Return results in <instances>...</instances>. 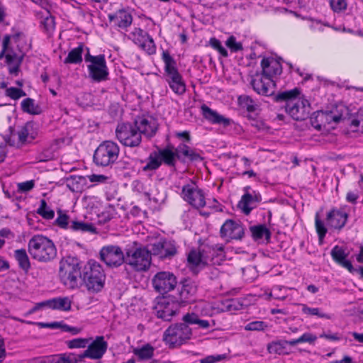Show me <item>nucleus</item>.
Segmentation results:
<instances>
[{
    "instance_id": "nucleus-23",
    "label": "nucleus",
    "mask_w": 363,
    "mask_h": 363,
    "mask_svg": "<svg viewBox=\"0 0 363 363\" xmlns=\"http://www.w3.org/2000/svg\"><path fill=\"white\" fill-rule=\"evenodd\" d=\"M72 303V301L69 297L60 296L37 303L30 313H33L43 307L67 312L71 310Z\"/></svg>"
},
{
    "instance_id": "nucleus-17",
    "label": "nucleus",
    "mask_w": 363,
    "mask_h": 363,
    "mask_svg": "<svg viewBox=\"0 0 363 363\" xmlns=\"http://www.w3.org/2000/svg\"><path fill=\"white\" fill-rule=\"evenodd\" d=\"M220 235L228 242L233 240H238L243 238L245 229L240 221L228 219L222 225Z\"/></svg>"
},
{
    "instance_id": "nucleus-30",
    "label": "nucleus",
    "mask_w": 363,
    "mask_h": 363,
    "mask_svg": "<svg viewBox=\"0 0 363 363\" xmlns=\"http://www.w3.org/2000/svg\"><path fill=\"white\" fill-rule=\"evenodd\" d=\"M83 359L82 353L80 354L68 353L49 357L45 359L43 363H77L81 362Z\"/></svg>"
},
{
    "instance_id": "nucleus-18",
    "label": "nucleus",
    "mask_w": 363,
    "mask_h": 363,
    "mask_svg": "<svg viewBox=\"0 0 363 363\" xmlns=\"http://www.w3.org/2000/svg\"><path fill=\"white\" fill-rule=\"evenodd\" d=\"M129 38L147 54L152 55L155 53L156 45L152 38L143 30L135 28L130 33Z\"/></svg>"
},
{
    "instance_id": "nucleus-29",
    "label": "nucleus",
    "mask_w": 363,
    "mask_h": 363,
    "mask_svg": "<svg viewBox=\"0 0 363 363\" xmlns=\"http://www.w3.org/2000/svg\"><path fill=\"white\" fill-rule=\"evenodd\" d=\"M203 116L213 124H223L227 125L230 123V120L220 115L216 111L210 108L206 105L203 104L201 107Z\"/></svg>"
},
{
    "instance_id": "nucleus-35",
    "label": "nucleus",
    "mask_w": 363,
    "mask_h": 363,
    "mask_svg": "<svg viewBox=\"0 0 363 363\" xmlns=\"http://www.w3.org/2000/svg\"><path fill=\"white\" fill-rule=\"evenodd\" d=\"M301 312L303 314L308 316H316L320 318H324L327 320H331L333 315L323 311L321 308H312L309 307L306 304H301Z\"/></svg>"
},
{
    "instance_id": "nucleus-50",
    "label": "nucleus",
    "mask_w": 363,
    "mask_h": 363,
    "mask_svg": "<svg viewBox=\"0 0 363 363\" xmlns=\"http://www.w3.org/2000/svg\"><path fill=\"white\" fill-rule=\"evenodd\" d=\"M225 45L233 52H237L243 50L242 45L240 42L236 40V38L233 35H230L225 41Z\"/></svg>"
},
{
    "instance_id": "nucleus-53",
    "label": "nucleus",
    "mask_w": 363,
    "mask_h": 363,
    "mask_svg": "<svg viewBox=\"0 0 363 363\" xmlns=\"http://www.w3.org/2000/svg\"><path fill=\"white\" fill-rule=\"evenodd\" d=\"M330 5L333 11L339 13L346 10L347 2V0H330Z\"/></svg>"
},
{
    "instance_id": "nucleus-45",
    "label": "nucleus",
    "mask_w": 363,
    "mask_h": 363,
    "mask_svg": "<svg viewBox=\"0 0 363 363\" xmlns=\"http://www.w3.org/2000/svg\"><path fill=\"white\" fill-rule=\"evenodd\" d=\"M92 340L91 337L89 338H75L66 341V345L69 349L75 348H85L87 347L90 341Z\"/></svg>"
},
{
    "instance_id": "nucleus-54",
    "label": "nucleus",
    "mask_w": 363,
    "mask_h": 363,
    "mask_svg": "<svg viewBox=\"0 0 363 363\" xmlns=\"http://www.w3.org/2000/svg\"><path fill=\"white\" fill-rule=\"evenodd\" d=\"M6 95L12 99L16 100L26 96V93L21 89L9 87L6 89Z\"/></svg>"
},
{
    "instance_id": "nucleus-13",
    "label": "nucleus",
    "mask_w": 363,
    "mask_h": 363,
    "mask_svg": "<svg viewBox=\"0 0 363 363\" xmlns=\"http://www.w3.org/2000/svg\"><path fill=\"white\" fill-rule=\"evenodd\" d=\"M101 259L109 267L116 268L125 263V253L118 245H106L100 250Z\"/></svg>"
},
{
    "instance_id": "nucleus-14",
    "label": "nucleus",
    "mask_w": 363,
    "mask_h": 363,
    "mask_svg": "<svg viewBox=\"0 0 363 363\" xmlns=\"http://www.w3.org/2000/svg\"><path fill=\"white\" fill-rule=\"evenodd\" d=\"M152 286L155 290L164 294L172 291L177 284V277L170 272H157L152 278Z\"/></svg>"
},
{
    "instance_id": "nucleus-49",
    "label": "nucleus",
    "mask_w": 363,
    "mask_h": 363,
    "mask_svg": "<svg viewBox=\"0 0 363 363\" xmlns=\"http://www.w3.org/2000/svg\"><path fill=\"white\" fill-rule=\"evenodd\" d=\"M267 327V323L262 320H255L245 325V330L247 331H263Z\"/></svg>"
},
{
    "instance_id": "nucleus-4",
    "label": "nucleus",
    "mask_w": 363,
    "mask_h": 363,
    "mask_svg": "<svg viewBox=\"0 0 363 363\" xmlns=\"http://www.w3.org/2000/svg\"><path fill=\"white\" fill-rule=\"evenodd\" d=\"M300 91L295 88L279 93L277 101H286V111L296 121L304 120L309 114V104L306 99L298 98Z\"/></svg>"
},
{
    "instance_id": "nucleus-58",
    "label": "nucleus",
    "mask_w": 363,
    "mask_h": 363,
    "mask_svg": "<svg viewBox=\"0 0 363 363\" xmlns=\"http://www.w3.org/2000/svg\"><path fill=\"white\" fill-rule=\"evenodd\" d=\"M224 354L209 355L201 360V363H216L225 359Z\"/></svg>"
},
{
    "instance_id": "nucleus-22",
    "label": "nucleus",
    "mask_w": 363,
    "mask_h": 363,
    "mask_svg": "<svg viewBox=\"0 0 363 363\" xmlns=\"http://www.w3.org/2000/svg\"><path fill=\"white\" fill-rule=\"evenodd\" d=\"M140 135H144L147 138L154 136L158 129V123L155 118L151 116H143L138 117L134 122Z\"/></svg>"
},
{
    "instance_id": "nucleus-57",
    "label": "nucleus",
    "mask_w": 363,
    "mask_h": 363,
    "mask_svg": "<svg viewBox=\"0 0 363 363\" xmlns=\"http://www.w3.org/2000/svg\"><path fill=\"white\" fill-rule=\"evenodd\" d=\"M18 190L21 192H27L33 189L35 182L33 180L26 181L18 184Z\"/></svg>"
},
{
    "instance_id": "nucleus-5",
    "label": "nucleus",
    "mask_w": 363,
    "mask_h": 363,
    "mask_svg": "<svg viewBox=\"0 0 363 363\" xmlns=\"http://www.w3.org/2000/svg\"><path fill=\"white\" fill-rule=\"evenodd\" d=\"M28 250L33 259L41 262L51 261L57 255L52 240L42 235H35L29 240Z\"/></svg>"
},
{
    "instance_id": "nucleus-61",
    "label": "nucleus",
    "mask_w": 363,
    "mask_h": 363,
    "mask_svg": "<svg viewBox=\"0 0 363 363\" xmlns=\"http://www.w3.org/2000/svg\"><path fill=\"white\" fill-rule=\"evenodd\" d=\"M38 325L41 328H51L57 329L61 328L63 323L61 322H52V323H38Z\"/></svg>"
},
{
    "instance_id": "nucleus-9",
    "label": "nucleus",
    "mask_w": 363,
    "mask_h": 363,
    "mask_svg": "<svg viewBox=\"0 0 363 363\" xmlns=\"http://www.w3.org/2000/svg\"><path fill=\"white\" fill-rule=\"evenodd\" d=\"M78 260L68 257L60 262L59 277L65 286L74 289L78 286L79 277H81Z\"/></svg>"
},
{
    "instance_id": "nucleus-62",
    "label": "nucleus",
    "mask_w": 363,
    "mask_h": 363,
    "mask_svg": "<svg viewBox=\"0 0 363 363\" xmlns=\"http://www.w3.org/2000/svg\"><path fill=\"white\" fill-rule=\"evenodd\" d=\"M62 330L65 332H69L74 335L79 334L82 331V329L79 328L69 326L67 324H63V325H62Z\"/></svg>"
},
{
    "instance_id": "nucleus-44",
    "label": "nucleus",
    "mask_w": 363,
    "mask_h": 363,
    "mask_svg": "<svg viewBox=\"0 0 363 363\" xmlns=\"http://www.w3.org/2000/svg\"><path fill=\"white\" fill-rule=\"evenodd\" d=\"M37 213L43 218L47 220L52 219L55 216L54 211L48 206L45 200L44 199L40 201V204L37 210Z\"/></svg>"
},
{
    "instance_id": "nucleus-10",
    "label": "nucleus",
    "mask_w": 363,
    "mask_h": 363,
    "mask_svg": "<svg viewBox=\"0 0 363 363\" xmlns=\"http://www.w3.org/2000/svg\"><path fill=\"white\" fill-rule=\"evenodd\" d=\"M86 50L84 60L87 64L89 77L95 82L106 81L109 72L104 55H91L89 52V48H86Z\"/></svg>"
},
{
    "instance_id": "nucleus-47",
    "label": "nucleus",
    "mask_w": 363,
    "mask_h": 363,
    "mask_svg": "<svg viewBox=\"0 0 363 363\" xmlns=\"http://www.w3.org/2000/svg\"><path fill=\"white\" fill-rule=\"evenodd\" d=\"M315 225L318 235L319 241L320 242H322L328 230L324 222L320 219L318 214H316L315 216Z\"/></svg>"
},
{
    "instance_id": "nucleus-63",
    "label": "nucleus",
    "mask_w": 363,
    "mask_h": 363,
    "mask_svg": "<svg viewBox=\"0 0 363 363\" xmlns=\"http://www.w3.org/2000/svg\"><path fill=\"white\" fill-rule=\"evenodd\" d=\"M359 198V195L357 192L349 191L346 196V200L352 203H355L357 202V199Z\"/></svg>"
},
{
    "instance_id": "nucleus-12",
    "label": "nucleus",
    "mask_w": 363,
    "mask_h": 363,
    "mask_svg": "<svg viewBox=\"0 0 363 363\" xmlns=\"http://www.w3.org/2000/svg\"><path fill=\"white\" fill-rule=\"evenodd\" d=\"M116 133L118 140L125 146L134 147L141 143L142 136L134 123L118 124Z\"/></svg>"
},
{
    "instance_id": "nucleus-7",
    "label": "nucleus",
    "mask_w": 363,
    "mask_h": 363,
    "mask_svg": "<svg viewBox=\"0 0 363 363\" xmlns=\"http://www.w3.org/2000/svg\"><path fill=\"white\" fill-rule=\"evenodd\" d=\"M151 255L150 249L134 242L133 246L125 250V263L135 271L145 272L150 267Z\"/></svg>"
},
{
    "instance_id": "nucleus-33",
    "label": "nucleus",
    "mask_w": 363,
    "mask_h": 363,
    "mask_svg": "<svg viewBox=\"0 0 363 363\" xmlns=\"http://www.w3.org/2000/svg\"><path fill=\"white\" fill-rule=\"evenodd\" d=\"M161 161L168 166H174L177 159H179V155L177 151V147H167L160 150L158 152Z\"/></svg>"
},
{
    "instance_id": "nucleus-3",
    "label": "nucleus",
    "mask_w": 363,
    "mask_h": 363,
    "mask_svg": "<svg viewBox=\"0 0 363 363\" xmlns=\"http://www.w3.org/2000/svg\"><path fill=\"white\" fill-rule=\"evenodd\" d=\"M21 40L22 35L20 33L4 35L2 49L0 52V60L5 59V62L9 66V73L14 76L18 74L19 67L24 57V53L20 48Z\"/></svg>"
},
{
    "instance_id": "nucleus-46",
    "label": "nucleus",
    "mask_w": 363,
    "mask_h": 363,
    "mask_svg": "<svg viewBox=\"0 0 363 363\" xmlns=\"http://www.w3.org/2000/svg\"><path fill=\"white\" fill-rule=\"evenodd\" d=\"M57 218L55 220L57 225L63 229H69L71 221L69 220V216L61 210L57 211Z\"/></svg>"
},
{
    "instance_id": "nucleus-38",
    "label": "nucleus",
    "mask_w": 363,
    "mask_h": 363,
    "mask_svg": "<svg viewBox=\"0 0 363 363\" xmlns=\"http://www.w3.org/2000/svg\"><path fill=\"white\" fill-rule=\"evenodd\" d=\"M14 257L19 267L25 272H28L30 268V262L26 250L25 249L15 250Z\"/></svg>"
},
{
    "instance_id": "nucleus-41",
    "label": "nucleus",
    "mask_w": 363,
    "mask_h": 363,
    "mask_svg": "<svg viewBox=\"0 0 363 363\" xmlns=\"http://www.w3.org/2000/svg\"><path fill=\"white\" fill-rule=\"evenodd\" d=\"M57 141L55 140L50 147L45 148L38 156L40 162H46L52 160L55 157V152L57 150Z\"/></svg>"
},
{
    "instance_id": "nucleus-24",
    "label": "nucleus",
    "mask_w": 363,
    "mask_h": 363,
    "mask_svg": "<svg viewBox=\"0 0 363 363\" xmlns=\"http://www.w3.org/2000/svg\"><path fill=\"white\" fill-rule=\"evenodd\" d=\"M150 252L161 259H169L177 252L175 242L171 240H160L150 245Z\"/></svg>"
},
{
    "instance_id": "nucleus-8",
    "label": "nucleus",
    "mask_w": 363,
    "mask_h": 363,
    "mask_svg": "<svg viewBox=\"0 0 363 363\" xmlns=\"http://www.w3.org/2000/svg\"><path fill=\"white\" fill-rule=\"evenodd\" d=\"M81 277L89 291L98 292L102 289L105 274L101 265L94 259L89 260L84 266Z\"/></svg>"
},
{
    "instance_id": "nucleus-51",
    "label": "nucleus",
    "mask_w": 363,
    "mask_h": 363,
    "mask_svg": "<svg viewBox=\"0 0 363 363\" xmlns=\"http://www.w3.org/2000/svg\"><path fill=\"white\" fill-rule=\"evenodd\" d=\"M240 104L243 107L246 108V109L252 112L256 109V105L255 104L253 100L248 96H241L238 99Z\"/></svg>"
},
{
    "instance_id": "nucleus-19",
    "label": "nucleus",
    "mask_w": 363,
    "mask_h": 363,
    "mask_svg": "<svg viewBox=\"0 0 363 363\" xmlns=\"http://www.w3.org/2000/svg\"><path fill=\"white\" fill-rule=\"evenodd\" d=\"M243 191L244 194L238 203V207L245 215H248L252 210L257 208L262 201V196L259 192L248 186L244 187Z\"/></svg>"
},
{
    "instance_id": "nucleus-56",
    "label": "nucleus",
    "mask_w": 363,
    "mask_h": 363,
    "mask_svg": "<svg viewBox=\"0 0 363 363\" xmlns=\"http://www.w3.org/2000/svg\"><path fill=\"white\" fill-rule=\"evenodd\" d=\"M284 347L281 342H273L267 346V350L270 354H281L284 352Z\"/></svg>"
},
{
    "instance_id": "nucleus-1",
    "label": "nucleus",
    "mask_w": 363,
    "mask_h": 363,
    "mask_svg": "<svg viewBox=\"0 0 363 363\" xmlns=\"http://www.w3.org/2000/svg\"><path fill=\"white\" fill-rule=\"evenodd\" d=\"M205 303H199L196 306V312L188 313L183 316L182 323L170 325L164 333L163 340L169 347H176L186 343L192 336V330L189 326L197 325L199 328L208 329L211 324L209 321L199 318V312L203 309Z\"/></svg>"
},
{
    "instance_id": "nucleus-34",
    "label": "nucleus",
    "mask_w": 363,
    "mask_h": 363,
    "mask_svg": "<svg viewBox=\"0 0 363 363\" xmlns=\"http://www.w3.org/2000/svg\"><path fill=\"white\" fill-rule=\"evenodd\" d=\"M87 48H86V49ZM85 49L83 44L79 45L77 48L72 49L67 57L64 60L65 64H80L82 62V54Z\"/></svg>"
},
{
    "instance_id": "nucleus-39",
    "label": "nucleus",
    "mask_w": 363,
    "mask_h": 363,
    "mask_svg": "<svg viewBox=\"0 0 363 363\" xmlns=\"http://www.w3.org/2000/svg\"><path fill=\"white\" fill-rule=\"evenodd\" d=\"M69 229L81 233H94L96 231V228L91 223L78 220H71Z\"/></svg>"
},
{
    "instance_id": "nucleus-64",
    "label": "nucleus",
    "mask_w": 363,
    "mask_h": 363,
    "mask_svg": "<svg viewBox=\"0 0 363 363\" xmlns=\"http://www.w3.org/2000/svg\"><path fill=\"white\" fill-rule=\"evenodd\" d=\"M320 337L325 338L327 340H333V341H337V340H340V337L338 333H333V334L323 333L320 335Z\"/></svg>"
},
{
    "instance_id": "nucleus-32",
    "label": "nucleus",
    "mask_w": 363,
    "mask_h": 363,
    "mask_svg": "<svg viewBox=\"0 0 363 363\" xmlns=\"http://www.w3.org/2000/svg\"><path fill=\"white\" fill-rule=\"evenodd\" d=\"M197 291L196 285L191 281L183 282L179 291L180 301L183 303H187L192 300Z\"/></svg>"
},
{
    "instance_id": "nucleus-36",
    "label": "nucleus",
    "mask_w": 363,
    "mask_h": 363,
    "mask_svg": "<svg viewBox=\"0 0 363 363\" xmlns=\"http://www.w3.org/2000/svg\"><path fill=\"white\" fill-rule=\"evenodd\" d=\"M177 151L179 155V158L182 155L184 156L185 157H187L191 161H199L202 160V157L199 153H197L194 150L191 149L186 144H179L177 147Z\"/></svg>"
},
{
    "instance_id": "nucleus-31",
    "label": "nucleus",
    "mask_w": 363,
    "mask_h": 363,
    "mask_svg": "<svg viewBox=\"0 0 363 363\" xmlns=\"http://www.w3.org/2000/svg\"><path fill=\"white\" fill-rule=\"evenodd\" d=\"M110 18L111 21L120 28H127L133 21L130 13L125 10L117 11L113 16H110Z\"/></svg>"
},
{
    "instance_id": "nucleus-40",
    "label": "nucleus",
    "mask_w": 363,
    "mask_h": 363,
    "mask_svg": "<svg viewBox=\"0 0 363 363\" xmlns=\"http://www.w3.org/2000/svg\"><path fill=\"white\" fill-rule=\"evenodd\" d=\"M154 347L149 344L145 345L141 347L135 348L133 350L135 354L140 359L145 360L150 359L154 354Z\"/></svg>"
},
{
    "instance_id": "nucleus-55",
    "label": "nucleus",
    "mask_w": 363,
    "mask_h": 363,
    "mask_svg": "<svg viewBox=\"0 0 363 363\" xmlns=\"http://www.w3.org/2000/svg\"><path fill=\"white\" fill-rule=\"evenodd\" d=\"M317 118L319 121H326L328 123H330L331 121L337 123L340 119V116H333L331 113H325L323 111L318 113Z\"/></svg>"
},
{
    "instance_id": "nucleus-59",
    "label": "nucleus",
    "mask_w": 363,
    "mask_h": 363,
    "mask_svg": "<svg viewBox=\"0 0 363 363\" xmlns=\"http://www.w3.org/2000/svg\"><path fill=\"white\" fill-rule=\"evenodd\" d=\"M89 180L92 183H106L109 178L104 174H95L88 176Z\"/></svg>"
},
{
    "instance_id": "nucleus-28",
    "label": "nucleus",
    "mask_w": 363,
    "mask_h": 363,
    "mask_svg": "<svg viewBox=\"0 0 363 363\" xmlns=\"http://www.w3.org/2000/svg\"><path fill=\"white\" fill-rule=\"evenodd\" d=\"M38 132L36 130L35 123L28 122L25 124L18 132L17 136L19 143H30L37 136Z\"/></svg>"
},
{
    "instance_id": "nucleus-48",
    "label": "nucleus",
    "mask_w": 363,
    "mask_h": 363,
    "mask_svg": "<svg viewBox=\"0 0 363 363\" xmlns=\"http://www.w3.org/2000/svg\"><path fill=\"white\" fill-rule=\"evenodd\" d=\"M287 289L281 286H274L269 294L270 298L278 300H284L286 297Z\"/></svg>"
},
{
    "instance_id": "nucleus-11",
    "label": "nucleus",
    "mask_w": 363,
    "mask_h": 363,
    "mask_svg": "<svg viewBox=\"0 0 363 363\" xmlns=\"http://www.w3.org/2000/svg\"><path fill=\"white\" fill-rule=\"evenodd\" d=\"M119 151V147L116 143L111 140L104 141L95 150L94 161L98 166L111 165L118 160Z\"/></svg>"
},
{
    "instance_id": "nucleus-6",
    "label": "nucleus",
    "mask_w": 363,
    "mask_h": 363,
    "mask_svg": "<svg viewBox=\"0 0 363 363\" xmlns=\"http://www.w3.org/2000/svg\"><path fill=\"white\" fill-rule=\"evenodd\" d=\"M162 59L164 63V79L172 91L177 95L186 92V83L179 73L174 59L168 51H163Z\"/></svg>"
},
{
    "instance_id": "nucleus-25",
    "label": "nucleus",
    "mask_w": 363,
    "mask_h": 363,
    "mask_svg": "<svg viewBox=\"0 0 363 363\" xmlns=\"http://www.w3.org/2000/svg\"><path fill=\"white\" fill-rule=\"evenodd\" d=\"M251 84L254 90L259 94L269 96L274 91V80L262 74L255 77L252 80Z\"/></svg>"
},
{
    "instance_id": "nucleus-42",
    "label": "nucleus",
    "mask_w": 363,
    "mask_h": 363,
    "mask_svg": "<svg viewBox=\"0 0 363 363\" xmlns=\"http://www.w3.org/2000/svg\"><path fill=\"white\" fill-rule=\"evenodd\" d=\"M21 108L23 111L30 114H39L40 113V108L36 105L35 101L30 98H26L21 102Z\"/></svg>"
},
{
    "instance_id": "nucleus-2",
    "label": "nucleus",
    "mask_w": 363,
    "mask_h": 363,
    "mask_svg": "<svg viewBox=\"0 0 363 363\" xmlns=\"http://www.w3.org/2000/svg\"><path fill=\"white\" fill-rule=\"evenodd\" d=\"M225 258L224 245H206L201 249L191 250L187 256V266L197 273L206 266L220 265Z\"/></svg>"
},
{
    "instance_id": "nucleus-37",
    "label": "nucleus",
    "mask_w": 363,
    "mask_h": 363,
    "mask_svg": "<svg viewBox=\"0 0 363 363\" xmlns=\"http://www.w3.org/2000/svg\"><path fill=\"white\" fill-rule=\"evenodd\" d=\"M250 230L253 238L255 240H265L269 241L270 239L271 233L269 230L264 225L252 226Z\"/></svg>"
},
{
    "instance_id": "nucleus-52",
    "label": "nucleus",
    "mask_w": 363,
    "mask_h": 363,
    "mask_svg": "<svg viewBox=\"0 0 363 363\" xmlns=\"http://www.w3.org/2000/svg\"><path fill=\"white\" fill-rule=\"evenodd\" d=\"M209 44L214 50H217L223 57H228V51L221 45V43L219 40L215 38H212L209 40Z\"/></svg>"
},
{
    "instance_id": "nucleus-26",
    "label": "nucleus",
    "mask_w": 363,
    "mask_h": 363,
    "mask_svg": "<svg viewBox=\"0 0 363 363\" xmlns=\"http://www.w3.org/2000/svg\"><path fill=\"white\" fill-rule=\"evenodd\" d=\"M262 74L273 79L279 75L282 72V67L279 61L273 57L262 59L261 62Z\"/></svg>"
},
{
    "instance_id": "nucleus-21",
    "label": "nucleus",
    "mask_w": 363,
    "mask_h": 363,
    "mask_svg": "<svg viewBox=\"0 0 363 363\" xmlns=\"http://www.w3.org/2000/svg\"><path fill=\"white\" fill-rule=\"evenodd\" d=\"M108 349V343L104 336H96V338L88 344L87 349L82 353L84 358L91 359H99L106 353Z\"/></svg>"
},
{
    "instance_id": "nucleus-20",
    "label": "nucleus",
    "mask_w": 363,
    "mask_h": 363,
    "mask_svg": "<svg viewBox=\"0 0 363 363\" xmlns=\"http://www.w3.org/2000/svg\"><path fill=\"white\" fill-rule=\"evenodd\" d=\"M349 211L350 208L347 206L332 209L326 216L327 225L333 229H342L347 223Z\"/></svg>"
},
{
    "instance_id": "nucleus-16",
    "label": "nucleus",
    "mask_w": 363,
    "mask_h": 363,
    "mask_svg": "<svg viewBox=\"0 0 363 363\" xmlns=\"http://www.w3.org/2000/svg\"><path fill=\"white\" fill-rule=\"evenodd\" d=\"M182 197L196 208L204 207L206 205L205 194L195 184H189L183 186Z\"/></svg>"
},
{
    "instance_id": "nucleus-27",
    "label": "nucleus",
    "mask_w": 363,
    "mask_h": 363,
    "mask_svg": "<svg viewBox=\"0 0 363 363\" xmlns=\"http://www.w3.org/2000/svg\"><path fill=\"white\" fill-rule=\"evenodd\" d=\"M330 255L333 260L339 265L347 269L349 272H352L354 267L352 263L347 259L349 252L343 247L335 245L332 250Z\"/></svg>"
},
{
    "instance_id": "nucleus-43",
    "label": "nucleus",
    "mask_w": 363,
    "mask_h": 363,
    "mask_svg": "<svg viewBox=\"0 0 363 363\" xmlns=\"http://www.w3.org/2000/svg\"><path fill=\"white\" fill-rule=\"evenodd\" d=\"M162 161L158 152H152L150 155L146 165L143 167V170H156L160 167Z\"/></svg>"
},
{
    "instance_id": "nucleus-15",
    "label": "nucleus",
    "mask_w": 363,
    "mask_h": 363,
    "mask_svg": "<svg viewBox=\"0 0 363 363\" xmlns=\"http://www.w3.org/2000/svg\"><path fill=\"white\" fill-rule=\"evenodd\" d=\"M154 309L157 318L169 321L178 311L179 303L172 298L162 297L157 299Z\"/></svg>"
},
{
    "instance_id": "nucleus-60",
    "label": "nucleus",
    "mask_w": 363,
    "mask_h": 363,
    "mask_svg": "<svg viewBox=\"0 0 363 363\" xmlns=\"http://www.w3.org/2000/svg\"><path fill=\"white\" fill-rule=\"evenodd\" d=\"M300 342H308L310 344H313L315 340H317L316 335L310 333H306L303 334L301 337H298Z\"/></svg>"
}]
</instances>
